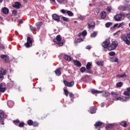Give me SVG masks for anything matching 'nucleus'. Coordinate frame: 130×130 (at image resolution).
<instances>
[{"label":"nucleus","instance_id":"obj_64","mask_svg":"<svg viewBox=\"0 0 130 130\" xmlns=\"http://www.w3.org/2000/svg\"><path fill=\"white\" fill-rule=\"evenodd\" d=\"M1 124H2L3 125H4V124H5V122H4V121H1V122L0 123Z\"/></svg>","mask_w":130,"mask_h":130},{"label":"nucleus","instance_id":"obj_4","mask_svg":"<svg viewBox=\"0 0 130 130\" xmlns=\"http://www.w3.org/2000/svg\"><path fill=\"white\" fill-rule=\"evenodd\" d=\"M92 66V63L90 62H88L86 65V73L88 74H92V70H91V67Z\"/></svg>","mask_w":130,"mask_h":130},{"label":"nucleus","instance_id":"obj_2","mask_svg":"<svg viewBox=\"0 0 130 130\" xmlns=\"http://www.w3.org/2000/svg\"><path fill=\"white\" fill-rule=\"evenodd\" d=\"M34 40L30 38V37H27V42L24 44V46L26 48H29L32 46V44H33Z\"/></svg>","mask_w":130,"mask_h":130},{"label":"nucleus","instance_id":"obj_5","mask_svg":"<svg viewBox=\"0 0 130 130\" xmlns=\"http://www.w3.org/2000/svg\"><path fill=\"white\" fill-rule=\"evenodd\" d=\"M104 48H108L109 45H110V41L109 40H106L102 44Z\"/></svg>","mask_w":130,"mask_h":130},{"label":"nucleus","instance_id":"obj_10","mask_svg":"<svg viewBox=\"0 0 130 130\" xmlns=\"http://www.w3.org/2000/svg\"><path fill=\"white\" fill-rule=\"evenodd\" d=\"M63 82L65 86H67V87H73V86H74V84H75V82H74V81L69 82L66 80H64Z\"/></svg>","mask_w":130,"mask_h":130},{"label":"nucleus","instance_id":"obj_29","mask_svg":"<svg viewBox=\"0 0 130 130\" xmlns=\"http://www.w3.org/2000/svg\"><path fill=\"white\" fill-rule=\"evenodd\" d=\"M122 26V23H116L114 25L113 27L116 28V27H117V28H120Z\"/></svg>","mask_w":130,"mask_h":130},{"label":"nucleus","instance_id":"obj_31","mask_svg":"<svg viewBox=\"0 0 130 130\" xmlns=\"http://www.w3.org/2000/svg\"><path fill=\"white\" fill-rule=\"evenodd\" d=\"M67 13L68 14V16H69V17H73V16H74V13H73V12L70 10H68Z\"/></svg>","mask_w":130,"mask_h":130},{"label":"nucleus","instance_id":"obj_62","mask_svg":"<svg viewBox=\"0 0 130 130\" xmlns=\"http://www.w3.org/2000/svg\"><path fill=\"white\" fill-rule=\"evenodd\" d=\"M123 11H125L126 10V8L125 7H122Z\"/></svg>","mask_w":130,"mask_h":130},{"label":"nucleus","instance_id":"obj_6","mask_svg":"<svg viewBox=\"0 0 130 130\" xmlns=\"http://www.w3.org/2000/svg\"><path fill=\"white\" fill-rule=\"evenodd\" d=\"M0 57L4 60V62H9L10 61V57L7 55L2 54Z\"/></svg>","mask_w":130,"mask_h":130},{"label":"nucleus","instance_id":"obj_46","mask_svg":"<svg viewBox=\"0 0 130 130\" xmlns=\"http://www.w3.org/2000/svg\"><path fill=\"white\" fill-rule=\"evenodd\" d=\"M24 124L25 123H24V122H21L19 124L18 126H19V127H23Z\"/></svg>","mask_w":130,"mask_h":130},{"label":"nucleus","instance_id":"obj_24","mask_svg":"<svg viewBox=\"0 0 130 130\" xmlns=\"http://www.w3.org/2000/svg\"><path fill=\"white\" fill-rule=\"evenodd\" d=\"M4 116H5V112H4V111L0 110V120H2V119L4 118Z\"/></svg>","mask_w":130,"mask_h":130},{"label":"nucleus","instance_id":"obj_54","mask_svg":"<svg viewBox=\"0 0 130 130\" xmlns=\"http://www.w3.org/2000/svg\"><path fill=\"white\" fill-rule=\"evenodd\" d=\"M78 42H82V41H84V40L82 38H79L77 39Z\"/></svg>","mask_w":130,"mask_h":130},{"label":"nucleus","instance_id":"obj_9","mask_svg":"<svg viewBox=\"0 0 130 130\" xmlns=\"http://www.w3.org/2000/svg\"><path fill=\"white\" fill-rule=\"evenodd\" d=\"M52 19L56 21V22H59L60 21V17L56 14H54L52 15Z\"/></svg>","mask_w":130,"mask_h":130},{"label":"nucleus","instance_id":"obj_45","mask_svg":"<svg viewBox=\"0 0 130 130\" xmlns=\"http://www.w3.org/2000/svg\"><path fill=\"white\" fill-rule=\"evenodd\" d=\"M12 14L14 16H17V15L18 14V12H17V10H13Z\"/></svg>","mask_w":130,"mask_h":130},{"label":"nucleus","instance_id":"obj_36","mask_svg":"<svg viewBox=\"0 0 130 130\" xmlns=\"http://www.w3.org/2000/svg\"><path fill=\"white\" fill-rule=\"evenodd\" d=\"M62 19H63V21H64L65 22H69L70 21V19H69L67 17L62 16Z\"/></svg>","mask_w":130,"mask_h":130},{"label":"nucleus","instance_id":"obj_42","mask_svg":"<svg viewBox=\"0 0 130 130\" xmlns=\"http://www.w3.org/2000/svg\"><path fill=\"white\" fill-rule=\"evenodd\" d=\"M112 127H113V125H112V124H110L106 126V128L107 129L112 128Z\"/></svg>","mask_w":130,"mask_h":130},{"label":"nucleus","instance_id":"obj_26","mask_svg":"<svg viewBox=\"0 0 130 130\" xmlns=\"http://www.w3.org/2000/svg\"><path fill=\"white\" fill-rule=\"evenodd\" d=\"M101 16L102 19H105L106 18V12H102L101 14Z\"/></svg>","mask_w":130,"mask_h":130},{"label":"nucleus","instance_id":"obj_47","mask_svg":"<svg viewBox=\"0 0 130 130\" xmlns=\"http://www.w3.org/2000/svg\"><path fill=\"white\" fill-rule=\"evenodd\" d=\"M47 117V115L44 114L41 115V119H44V118H46Z\"/></svg>","mask_w":130,"mask_h":130},{"label":"nucleus","instance_id":"obj_55","mask_svg":"<svg viewBox=\"0 0 130 130\" xmlns=\"http://www.w3.org/2000/svg\"><path fill=\"white\" fill-rule=\"evenodd\" d=\"M93 25V21L92 20H89V21L87 23V24L89 25Z\"/></svg>","mask_w":130,"mask_h":130},{"label":"nucleus","instance_id":"obj_37","mask_svg":"<svg viewBox=\"0 0 130 130\" xmlns=\"http://www.w3.org/2000/svg\"><path fill=\"white\" fill-rule=\"evenodd\" d=\"M80 72L81 73H85V72H86V68L84 67H81L80 69Z\"/></svg>","mask_w":130,"mask_h":130},{"label":"nucleus","instance_id":"obj_49","mask_svg":"<svg viewBox=\"0 0 130 130\" xmlns=\"http://www.w3.org/2000/svg\"><path fill=\"white\" fill-rule=\"evenodd\" d=\"M125 43L127 45H130V41L128 39H127Z\"/></svg>","mask_w":130,"mask_h":130},{"label":"nucleus","instance_id":"obj_20","mask_svg":"<svg viewBox=\"0 0 130 130\" xmlns=\"http://www.w3.org/2000/svg\"><path fill=\"white\" fill-rule=\"evenodd\" d=\"M121 40L125 42L127 39V38L125 36V35H122L120 36Z\"/></svg>","mask_w":130,"mask_h":130},{"label":"nucleus","instance_id":"obj_52","mask_svg":"<svg viewBox=\"0 0 130 130\" xmlns=\"http://www.w3.org/2000/svg\"><path fill=\"white\" fill-rule=\"evenodd\" d=\"M125 17H126V18H127V19L130 20V13L126 14Z\"/></svg>","mask_w":130,"mask_h":130},{"label":"nucleus","instance_id":"obj_23","mask_svg":"<svg viewBox=\"0 0 130 130\" xmlns=\"http://www.w3.org/2000/svg\"><path fill=\"white\" fill-rule=\"evenodd\" d=\"M64 59H65L66 60H67V61H71V60H72V58L68 55H64Z\"/></svg>","mask_w":130,"mask_h":130},{"label":"nucleus","instance_id":"obj_13","mask_svg":"<svg viewBox=\"0 0 130 130\" xmlns=\"http://www.w3.org/2000/svg\"><path fill=\"white\" fill-rule=\"evenodd\" d=\"M61 70V68H59L55 71V75L58 76V77L61 75V72L60 71Z\"/></svg>","mask_w":130,"mask_h":130},{"label":"nucleus","instance_id":"obj_15","mask_svg":"<svg viewBox=\"0 0 130 130\" xmlns=\"http://www.w3.org/2000/svg\"><path fill=\"white\" fill-rule=\"evenodd\" d=\"M123 94L125 96H130V87L126 88V90L123 92Z\"/></svg>","mask_w":130,"mask_h":130},{"label":"nucleus","instance_id":"obj_28","mask_svg":"<svg viewBox=\"0 0 130 130\" xmlns=\"http://www.w3.org/2000/svg\"><path fill=\"white\" fill-rule=\"evenodd\" d=\"M103 96L104 97H108V96H110V93L109 92L105 91V92H104L103 93Z\"/></svg>","mask_w":130,"mask_h":130},{"label":"nucleus","instance_id":"obj_48","mask_svg":"<svg viewBox=\"0 0 130 130\" xmlns=\"http://www.w3.org/2000/svg\"><path fill=\"white\" fill-rule=\"evenodd\" d=\"M60 12L62 13V14H66V13L68 12V10H66L64 9H61L60 10Z\"/></svg>","mask_w":130,"mask_h":130},{"label":"nucleus","instance_id":"obj_12","mask_svg":"<svg viewBox=\"0 0 130 130\" xmlns=\"http://www.w3.org/2000/svg\"><path fill=\"white\" fill-rule=\"evenodd\" d=\"M111 95L113 97V100H115L117 97H118V93L115 91H111Z\"/></svg>","mask_w":130,"mask_h":130},{"label":"nucleus","instance_id":"obj_19","mask_svg":"<svg viewBox=\"0 0 130 130\" xmlns=\"http://www.w3.org/2000/svg\"><path fill=\"white\" fill-rule=\"evenodd\" d=\"M0 73L3 76H5V75H7V70L5 69H1Z\"/></svg>","mask_w":130,"mask_h":130},{"label":"nucleus","instance_id":"obj_25","mask_svg":"<svg viewBox=\"0 0 130 130\" xmlns=\"http://www.w3.org/2000/svg\"><path fill=\"white\" fill-rule=\"evenodd\" d=\"M123 85V83L122 82H119L116 83V87L117 88H121Z\"/></svg>","mask_w":130,"mask_h":130},{"label":"nucleus","instance_id":"obj_41","mask_svg":"<svg viewBox=\"0 0 130 130\" xmlns=\"http://www.w3.org/2000/svg\"><path fill=\"white\" fill-rule=\"evenodd\" d=\"M81 33L83 37H85L87 35V31L86 30H83Z\"/></svg>","mask_w":130,"mask_h":130},{"label":"nucleus","instance_id":"obj_35","mask_svg":"<svg viewBox=\"0 0 130 130\" xmlns=\"http://www.w3.org/2000/svg\"><path fill=\"white\" fill-rule=\"evenodd\" d=\"M112 25V22H107L105 24V26L106 27V28H109V27L110 26H111Z\"/></svg>","mask_w":130,"mask_h":130},{"label":"nucleus","instance_id":"obj_22","mask_svg":"<svg viewBox=\"0 0 130 130\" xmlns=\"http://www.w3.org/2000/svg\"><path fill=\"white\" fill-rule=\"evenodd\" d=\"M0 92L2 93H4V92H6V88L3 87V83L0 84Z\"/></svg>","mask_w":130,"mask_h":130},{"label":"nucleus","instance_id":"obj_11","mask_svg":"<svg viewBox=\"0 0 130 130\" xmlns=\"http://www.w3.org/2000/svg\"><path fill=\"white\" fill-rule=\"evenodd\" d=\"M121 18H122V15L121 14H117L114 17L115 21H116V22H119Z\"/></svg>","mask_w":130,"mask_h":130},{"label":"nucleus","instance_id":"obj_17","mask_svg":"<svg viewBox=\"0 0 130 130\" xmlns=\"http://www.w3.org/2000/svg\"><path fill=\"white\" fill-rule=\"evenodd\" d=\"M90 92L92 94H99L100 93H102V91L95 89H91Z\"/></svg>","mask_w":130,"mask_h":130},{"label":"nucleus","instance_id":"obj_57","mask_svg":"<svg viewBox=\"0 0 130 130\" xmlns=\"http://www.w3.org/2000/svg\"><path fill=\"white\" fill-rule=\"evenodd\" d=\"M57 1L58 3H59V4H62V3L64 2V0H57Z\"/></svg>","mask_w":130,"mask_h":130},{"label":"nucleus","instance_id":"obj_30","mask_svg":"<svg viewBox=\"0 0 130 130\" xmlns=\"http://www.w3.org/2000/svg\"><path fill=\"white\" fill-rule=\"evenodd\" d=\"M97 34H98V32L97 31H94L92 34L90 35V37L94 38V37H96V36H97Z\"/></svg>","mask_w":130,"mask_h":130},{"label":"nucleus","instance_id":"obj_21","mask_svg":"<svg viewBox=\"0 0 130 130\" xmlns=\"http://www.w3.org/2000/svg\"><path fill=\"white\" fill-rule=\"evenodd\" d=\"M42 25H43V22H37L36 23V25L37 26L38 30H39V29H40V28L41 27Z\"/></svg>","mask_w":130,"mask_h":130},{"label":"nucleus","instance_id":"obj_51","mask_svg":"<svg viewBox=\"0 0 130 130\" xmlns=\"http://www.w3.org/2000/svg\"><path fill=\"white\" fill-rule=\"evenodd\" d=\"M107 11L108 12V13H111V8L109 7H107Z\"/></svg>","mask_w":130,"mask_h":130},{"label":"nucleus","instance_id":"obj_56","mask_svg":"<svg viewBox=\"0 0 130 130\" xmlns=\"http://www.w3.org/2000/svg\"><path fill=\"white\" fill-rule=\"evenodd\" d=\"M74 94H73V93L70 92L69 93V96L70 97V98H73V97H74Z\"/></svg>","mask_w":130,"mask_h":130},{"label":"nucleus","instance_id":"obj_53","mask_svg":"<svg viewBox=\"0 0 130 130\" xmlns=\"http://www.w3.org/2000/svg\"><path fill=\"white\" fill-rule=\"evenodd\" d=\"M5 49V46L3 44H0V50Z\"/></svg>","mask_w":130,"mask_h":130},{"label":"nucleus","instance_id":"obj_18","mask_svg":"<svg viewBox=\"0 0 130 130\" xmlns=\"http://www.w3.org/2000/svg\"><path fill=\"white\" fill-rule=\"evenodd\" d=\"M2 12L4 13V14H9V9L7 8V7H4L2 8Z\"/></svg>","mask_w":130,"mask_h":130},{"label":"nucleus","instance_id":"obj_34","mask_svg":"<svg viewBox=\"0 0 130 130\" xmlns=\"http://www.w3.org/2000/svg\"><path fill=\"white\" fill-rule=\"evenodd\" d=\"M28 125L31 126L33 124V120L29 119L27 121Z\"/></svg>","mask_w":130,"mask_h":130},{"label":"nucleus","instance_id":"obj_1","mask_svg":"<svg viewBox=\"0 0 130 130\" xmlns=\"http://www.w3.org/2000/svg\"><path fill=\"white\" fill-rule=\"evenodd\" d=\"M61 36L60 35H58L56 37V40H54L53 42H56L58 45H59L60 46H62L63 44H64V42H61Z\"/></svg>","mask_w":130,"mask_h":130},{"label":"nucleus","instance_id":"obj_59","mask_svg":"<svg viewBox=\"0 0 130 130\" xmlns=\"http://www.w3.org/2000/svg\"><path fill=\"white\" fill-rule=\"evenodd\" d=\"M87 49H91V46H86Z\"/></svg>","mask_w":130,"mask_h":130},{"label":"nucleus","instance_id":"obj_16","mask_svg":"<svg viewBox=\"0 0 130 130\" xmlns=\"http://www.w3.org/2000/svg\"><path fill=\"white\" fill-rule=\"evenodd\" d=\"M73 62L75 66H76V67H78L79 68H80V67H82V64L81 63V62H80L78 60H74L73 61Z\"/></svg>","mask_w":130,"mask_h":130},{"label":"nucleus","instance_id":"obj_38","mask_svg":"<svg viewBox=\"0 0 130 130\" xmlns=\"http://www.w3.org/2000/svg\"><path fill=\"white\" fill-rule=\"evenodd\" d=\"M90 112L91 114L96 113V110H95V109H94V108H91L90 110Z\"/></svg>","mask_w":130,"mask_h":130},{"label":"nucleus","instance_id":"obj_33","mask_svg":"<svg viewBox=\"0 0 130 130\" xmlns=\"http://www.w3.org/2000/svg\"><path fill=\"white\" fill-rule=\"evenodd\" d=\"M96 63L98 66H101V67H103L104 66L103 62L102 61H96Z\"/></svg>","mask_w":130,"mask_h":130},{"label":"nucleus","instance_id":"obj_44","mask_svg":"<svg viewBox=\"0 0 130 130\" xmlns=\"http://www.w3.org/2000/svg\"><path fill=\"white\" fill-rule=\"evenodd\" d=\"M19 122H20V120H16L13 121V123H14V124H15L16 125H17L19 123Z\"/></svg>","mask_w":130,"mask_h":130},{"label":"nucleus","instance_id":"obj_8","mask_svg":"<svg viewBox=\"0 0 130 130\" xmlns=\"http://www.w3.org/2000/svg\"><path fill=\"white\" fill-rule=\"evenodd\" d=\"M21 3L19 2H16L14 4L12 5L13 8H15L17 10L21 9Z\"/></svg>","mask_w":130,"mask_h":130},{"label":"nucleus","instance_id":"obj_61","mask_svg":"<svg viewBox=\"0 0 130 130\" xmlns=\"http://www.w3.org/2000/svg\"><path fill=\"white\" fill-rule=\"evenodd\" d=\"M78 37H81L82 36V32H80L78 34Z\"/></svg>","mask_w":130,"mask_h":130},{"label":"nucleus","instance_id":"obj_60","mask_svg":"<svg viewBox=\"0 0 130 130\" xmlns=\"http://www.w3.org/2000/svg\"><path fill=\"white\" fill-rule=\"evenodd\" d=\"M4 78V76L3 75V74H2L1 73H0V79H2Z\"/></svg>","mask_w":130,"mask_h":130},{"label":"nucleus","instance_id":"obj_32","mask_svg":"<svg viewBox=\"0 0 130 130\" xmlns=\"http://www.w3.org/2000/svg\"><path fill=\"white\" fill-rule=\"evenodd\" d=\"M88 28L89 29H91V28H92V29H94V28H95V23H94L93 24H88Z\"/></svg>","mask_w":130,"mask_h":130},{"label":"nucleus","instance_id":"obj_43","mask_svg":"<svg viewBox=\"0 0 130 130\" xmlns=\"http://www.w3.org/2000/svg\"><path fill=\"white\" fill-rule=\"evenodd\" d=\"M32 126H38L39 124L38 122H37V121H34L32 122Z\"/></svg>","mask_w":130,"mask_h":130},{"label":"nucleus","instance_id":"obj_39","mask_svg":"<svg viewBox=\"0 0 130 130\" xmlns=\"http://www.w3.org/2000/svg\"><path fill=\"white\" fill-rule=\"evenodd\" d=\"M64 93L66 95V96H67V97H68V96H69V94H70V92H69V91L68 90H67L66 89H64Z\"/></svg>","mask_w":130,"mask_h":130},{"label":"nucleus","instance_id":"obj_63","mask_svg":"<svg viewBox=\"0 0 130 130\" xmlns=\"http://www.w3.org/2000/svg\"><path fill=\"white\" fill-rule=\"evenodd\" d=\"M125 76H126L125 74L121 75V77L122 78H123L124 77H125Z\"/></svg>","mask_w":130,"mask_h":130},{"label":"nucleus","instance_id":"obj_58","mask_svg":"<svg viewBox=\"0 0 130 130\" xmlns=\"http://www.w3.org/2000/svg\"><path fill=\"white\" fill-rule=\"evenodd\" d=\"M113 61H114V62H118V58L116 57Z\"/></svg>","mask_w":130,"mask_h":130},{"label":"nucleus","instance_id":"obj_3","mask_svg":"<svg viewBox=\"0 0 130 130\" xmlns=\"http://www.w3.org/2000/svg\"><path fill=\"white\" fill-rule=\"evenodd\" d=\"M118 45V42L116 41H114L112 42V44L110 46L108 47V49L109 51H111V50H114L116 47H117Z\"/></svg>","mask_w":130,"mask_h":130},{"label":"nucleus","instance_id":"obj_50","mask_svg":"<svg viewBox=\"0 0 130 130\" xmlns=\"http://www.w3.org/2000/svg\"><path fill=\"white\" fill-rule=\"evenodd\" d=\"M29 28H30V30H31L32 31H35V30H36V28L32 26V25H30Z\"/></svg>","mask_w":130,"mask_h":130},{"label":"nucleus","instance_id":"obj_27","mask_svg":"<svg viewBox=\"0 0 130 130\" xmlns=\"http://www.w3.org/2000/svg\"><path fill=\"white\" fill-rule=\"evenodd\" d=\"M120 125L124 127H126L127 126V124L126 123V121H123L120 123Z\"/></svg>","mask_w":130,"mask_h":130},{"label":"nucleus","instance_id":"obj_7","mask_svg":"<svg viewBox=\"0 0 130 130\" xmlns=\"http://www.w3.org/2000/svg\"><path fill=\"white\" fill-rule=\"evenodd\" d=\"M128 99H130V97L129 96H125V100L123 99V98L120 97V96H117L115 99L114 100L115 101H127V100H128Z\"/></svg>","mask_w":130,"mask_h":130},{"label":"nucleus","instance_id":"obj_14","mask_svg":"<svg viewBox=\"0 0 130 130\" xmlns=\"http://www.w3.org/2000/svg\"><path fill=\"white\" fill-rule=\"evenodd\" d=\"M102 124H103L102 122L97 121L94 124V126L95 128H100V127L102 125Z\"/></svg>","mask_w":130,"mask_h":130},{"label":"nucleus","instance_id":"obj_40","mask_svg":"<svg viewBox=\"0 0 130 130\" xmlns=\"http://www.w3.org/2000/svg\"><path fill=\"white\" fill-rule=\"evenodd\" d=\"M109 55H110V56H115V52L113 51L110 52L109 53Z\"/></svg>","mask_w":130,"mask_h":130}]
</instances>
